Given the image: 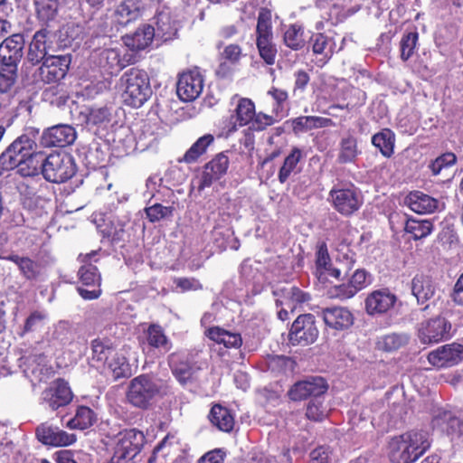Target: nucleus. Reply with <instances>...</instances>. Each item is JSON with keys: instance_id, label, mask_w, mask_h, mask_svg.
Listing matches in <instances>:
<instances>
[{"instance_id": "1", "label": "nucleus", "mask_w": 463, "mask_h": 463, "mask_svg": "<svg viewBox=\"0 0 463 463\" xmlns=\"http://www.w3.org/2000/svg\"><path fill=\"white\" fill-rule=\"evenodd\" d=\"M35 142L27 135L18 137L0 156L3 170L18 168L23 176L39 173L40 153H34Z\"/></svg>"}, {"instance_id": "2", "label": "nucleus", "mask_w": 463, "mask_h": 463, "mask_svg": "<svg viewBox=\"0 0 463 463\" xmlns=\"http://www.w3.org/2000/svg\"><path fill=\"white\" fill-rule=\"evenodd\" d=\"M430 448V434L411 430L389 441V458L392 463H414Z\"/></svg>"}, {"instance_id": "3", "label": "nucleus", "mask_w": 463, "mask_h": 463, "mask_svg": "<svg viewBox=\"0 0 463 463\" xmlns=\"http://www.w3.org/2000/svg\"><path fill=\"white\" fill-rule=\"evenodd\" d=\"M167 388L166 382L144 373L130 381L127 398L135 407L146 409L156 398L166 394Z\"/></svg>"}, {"instance_id": "4", "label": "nucleus", "mask_w": 463, "mask_h": 463, "mask_svg": "<svg viewBox=\"0 0 463 463\" xmlns=\"http://www.w3.org/2000/svg\"><path fill=\"white\" fill-rule=\"evenodd\" d=\"M122 99L125 104L140 108L152 94L147 73L137 68L126 71L119 79Z\"/></svg>"}, {"instance_id": "5", "label": "nucleus", "mask_w": 463, "mask_h": 463, "mask_svg": "<svg viewBox=\"0 0 463 463\" xmlns=\"http://www.w3.org/2000/svg\"><path fill=\"white\" fill-rule=\"evenodd\" d=\"M38 165L43 178L50 183H64L76 173L73 157L64 153H52L44 158L40 154Z\"/></svg>"}, {"instance_id": "6", "label": "nucleus", "mask_w": 463, "mask_h": 463, "mask_svg": "<svg viewBox=\"0 0 463 463\" xmlns=\"http://www.w3.org/2000/svg\"><path fill=\"white\" fill-rule=\"evenodd\" d=\"M146 442L143 431L137 429H126L114 438L113 455L109 463H133V459L141 452Z\"/></svg>"}, {"instance_id": "7", "label": "nucleus", "mask_w": 463, "mask_h": 463, "mask_svg": "<svg viewBox=\"0 0 463 463\" xmlns=\"http://www.w3.org/2000/svg\"><path fill=\"white\" fill-rule=\"evenodd\" d=\"M97 254V251H91L79 256L82 265L79 269L78 276L82 287H79L77 290L80 296L86 300L97 299L101 295V276L98 268L91 262Z\"/></svg>"}, {"instance_id": "8", "label": "nucleus", "mask_w": 463, "mask_h": 463, "mask_svg": "<svg viewBox=\"0 0 463 463\" xmlns=\"http://www.w3.org/2000/svg\"><path fill=\"white\" fill-rule=\"evenodd\" d=\"M328 196L333 208L345 217L358 212L364 203V196L360 189L353 184L335 185Z\"/></svg>"}, {"instance_id": "9", "label": "nucleus", "mask_w": 463, "mask_h": 463, "mask_svg": "<svg viewBox=\"0 0 463 463\" xmlns=\"http://www.w3.org/2000/svg\"><path fill=\"white\" fill-rule=\"evenodd\" d=\"M271 22L269 16L260 14L257 21L256 45L260 58L267 65H273L276 61L277 48L273 43Z\"/></svg>"}, {"instance_id": "10", "label": "nucleus", "mask_w": 463, "mask_h": 463, "mask_svg": "<svg viewBox=\"0 0 463 463\" xmlns=\"http://www.w3.org/2000/svg\"><path fill=\"white\" fill-rule=\"evenodd\" d=\"M316 317L312 314L299 315L292 323L288 341L293 345L306 346L313 344L318 336Z\"/></svg>"}, {"instance_id": "11", "label": "nucleus", "mask_w": 463, "mask_h": 463, "mask_svg": "<svg viewBox=\"0 0 463 463\" xmlns=\"http://www.w3.org/2000/svg\"><path fill=\"white\" fill-rule=\"evenodd\" d=\"M451 324L443 317H436L421 322L418 337L425 345L436 344L450 337Z\"/></svg>"}, {"instance_id": "12", "label": "nucleus", "mask_w": 463, "mask_h": 463, "mask_svg": "<svg viewBox=\"0 0 463 463\" xmlns=\"http://www.w3.org/2000/svg\"><path fill=\"white\" fill-rule=\"evenodd\" d=\"M73 399L69 383L63 379H56L42 392L41 403L52 411L68 405Z\"/></svg>"}, {"instance_id": "13", "label": "nucleus", "mask_w": 463, "mask_h": 463, "mask_svg": "<svg viewBox=\"0 0 463 463\" xmlns=\"http://www.w3.org/2000/svg\"><path fill=\"white\" fill-rule=\"evenodd\" d=\"M328 389V384L323 377L311 376L296 383L288 391L292 401H302L307 398L323 396Z\"/></svg>"}, {"instance_id": "14", "label": "nucleus", "mask_w": 463, "mask_h": 463, "mask_svg": "<svg viewBox=\"0 0 463 463\" xmlns=\"http://www.w3.org/2000/svg\"><path fill=\"white\" fill-rule=\"evenodd\" d=\"M43 61V64L39 68V75L41 80L46 83L56 82L63 79L71 63V58L68 55H49Z\"/></svg>"}, {"instance_id": "15", "label": "nucleus", "mask_w": 463, "mask_h": 463, "mask_svg": "<svg viewBox=\"0 0 463 463\" xmlns=\"http://www.w3.org/2000/svg\"><path fill=\"white\" fill-rule=\"evenodd\" d=\"M276 306L287 307L293 313L298 307L307 303L311 299L309 293L296 286H278L272 290Z\"/></svg>"}, {"instance_id": "16", "label": "nucleus", "mask_w": 463, "mask_h": 463, "mask_svg": "<svg viewBox=\"0 0 463 463\" xmlns=\"http://www.w3.org/2000/svg\"><path fill=\"white\" fill-rule=\"evenodd\" d=\"M168 364L175 377L183 384L200 369V366L195 364L194 354L187 352L171 354L168 357Z\"/></svg>"}, {"instance_id": "17", "label": "nucleus", "mask_w": 463, "mask_h": 463, "mask_svg": "<svg viewBox=\"0 0 463 463\" xmlns=\"http://www.w3.org/2000/svg\"><path fill=\"white\" fill-rule=\"evenodd\" d=\"M35 433L41 443L52 447L70 446L77 439L75 434L68 433L67 431L47 422L39 425Z\"/></svg>"}, {"instance_id": "18", "label": "nucleus", "mask_w": 463, "mask_h": 463, "mask_svg": "<svg viewBox=\"0 0 463 463\" xmlns=\"http://www.w3.org/2000/svg\"><path fill=\"white\" fill-rule=\"evenodd\" d=\"M77 137L74 128L70 125L60 124L51 127L43 131L41 144L45 147H65L73 144Z\"/></svg>"}, {"instance_id": "19", "label": "nucleus", "mask_w": 463, "mask_h": 463, "mask_svg": "<svg viewBox=\"0 0 463 463\" xmlns=\"http://www.w3.org/2000/svg\"><path fill=\"white\" fill-rule=\"evenodd\" d=\"M203 90V76L199 69L188 71L180 75L177 81L176 92L184 101L195 99Z\"/></svg>"}, {"instance_id": "20", "label": "nucleus", "mask_w": 463, "mask_h": 463, "mask_svg": "<svg viewBox=\"0 0 463 463\" xmlns=\"http://www.w3.org/2000/svg\"><path fill=\"white\" fill-rule=\"evenodd\" d=\"M25 41L22 33H14L0 43V64L17 66L23 57Z\"/></svg>"}, {"instance_id": "21", "label": "nucleus", "mask_w": 463, "mask_h": 463, "mask_svg": "<svg viewBox=\"0 0 463 463\" xmlns=\"http://www.w3.org/2000/svg\"><path fill=\"white\" fill-rule=\"evenodd\" d=\"M463 360V345L453 343L430 352L428 361L436 367H450Z\"/></svg>"}, {"instance_id": "22", "label": "nucleus", "mask_w": 463, "mask_h": 463, "mask_svg": "<svg viewBox=\"0 0 463 463\" xmlns=\"http://www.w3.org/2000/svg\"><path fill=\"white\" fill-rule=\"evenodd\" d=\"M91 59L109 74L118 72L127 65L126 61L120 56L119 49L116 47L94 50Z\"/></svg>"}, {"instance_id": "23", "label": "nucleus", "mask_w": 463, "mask_h": 463, "mask_svg": "<svg viewBox=\"0 0 463 463\" xmlns=\"http://www.w3.org/2000/svg\"><path fill=\"white\" fill-rule=\"evenodd\" d=\"M52 33L47 29L34 33L28 49V60L33 64L41 62L52 51Z\"/></svg>"}, {"instance_id": "24", "label": "nucleus", "mask_w": 463, "mask_h": 463, "mask_svg": "<svg viewBox=\"0 0 463 463\" xmlns=\"http://www.w3.org/2000/svg\"><path fill=\"white\" fill-rule=\"evenodd\" d=\"M397 301V297L389 289L374 290L365 298V311L368 315H382L389 311Z\"/></svg>"}, {"instance_id": "25", "label": "nucleus", "mask_w": 463, "mask_h": 463, "mask_svg": "<svg viewBox=\"0 0 463 463\" xmlns=\"http://www.w3.org/2000/svg\"><path fill=\"white\" fill-rule=\"evenodd\" d=\"M320 314L326 326L335 330L347 329L354 323L353 314L344 307H326Z\"/></svg>"}, {"instance_id": "26", "label": "nucleus", "mask_w": 463, "mask_h": 463, "mask_svg": "<svg viewBox=\"0 0 463 463\" xmlns=\"http://www.w3.org/2000/svg\"><path fill=\"white\" fill-rule=\"evenodd\" d=\"M434 428L451 435H463V412L455 415L452 411H439L432 420Z\"/></svg>"}, {"instance_id": "27", "label": "nucleus", "mask_w": 463, "mask_h": 463, "mask_svg": "<svg viewBox=\"0 0 463 463\" xmlns=\"http://www.w3.org/2000/svg\"><path fill=\"white\" fill-rule=\"evenodd\" d=\"M92 354L90 357L91 366L105 368L107 363L116 352L112 343L108 339H94L91 342Z\"/></svg>"}, {"instance_id": "28", "label": "nucleus", "mask_w": 463, "mask_h": 463, "mask_svg": "<svg viewBox=\"0 0 463 463\" xmlns=\"http://www.w3.org/2000/svg\"><path fill=\"white\" fill-rule=\"evenodd\" d=\"M411 294L417 299L418 304H424L435 294V286L430 277L424 274H417L411 282Z\"/></svg>"}, {"instance_id": "29", "label": "nucleus", "mask_w": 463, "mask_h": 463, "mask_svg": "<svg viewBox=\"0 0 463 463\" xmlns=\"http://www.w3.org/2000/svg\"><path fill=\"white\" fill-rule=\"evenodd\" d=\"M406 204L417 213H433L438 208V201L420 191L411 192L405 198Z\"/></svg>"}, {"instance_id": "30", "label": "nucleus", "mask_w": 463, "mask_h": 463, "mask_svg": "<svg viewBox=\"0 0 463 463\" xmlns=\"http://www.w3.org/2000/svg\"><path fill=\"white\" fill-rule=\"evenodd\" d=\"M156 36V30L153 26L145 24L137 29V31L130 35L124 38L125 44L132 50H144L153 41Z\"/></svg>"}, {"instance_id": "31", "label": "nucleus", "mask_w": 463, "mask_h": 463, "mask_svg": "<svg viewBox=\"0 0 463 463\" xmlns=\"http://www.w3.org/2000/svg\"><path fill=\"white\" fill-rule=\"evenodd\" d=\"M309 44L315 55L321 56L322 64L326 63L334 54L335 43L333 38L324 33H315L310 37Z\"/></svg>"}, {"instance_id": "32", "label": "nucleus", "mask_w": 463, "mask_h": 463, "mask_svg": "<svg viewBox=\"0 0 463 463\" xmlns=\"http://www.w3.org/2000/svg\"><path fill=\"white\" fill-rule=\"evenodd\" d=\"M208 419L213 427L223 432H231L234 427V417L231 411L220 404L212 407Z\"/></svg>"}, {"instance_id": "33", "label": "nucleus", "mask_w": 463, "mask_h": 463, "mask_svg": "<svg viewBox=\"0 0 463 463\" xmlns=\"http://www.w3.org/2000/svg\"><path fill=\"white\" fill-rule=\"evenodd\" d=\"M229 166V158L224 152L215 156L208 164L204 165V186L211 184L213 180L220 179L226 172Z\"/></svg>"}, {"instance_id": "34", "label": "nucleus", "mask_w": 463, "mask_h": 463, "mask_svg": "<svg viewBox=\"0 0 463 463\" xmlns=\"http://www.w3.org/2000/svg\"><path fill=\"white\" fill-rule=\"evenodd\" d=\"M333 125L334 123L331 118L317 116H301L292 119V129L296 134Z\"/></svg>"}, {"instance_id": "35", "label": "nucleus", "mask_w": 463, "mask_h": 463, "mask_svg": "<svg viewBox=\"0 0 463 463\" xmlns=\"http://www.w3.org/2000/svg\"><path fill=\"white\" fill-rule=\"evenodd\" d=\"M19 192L24 207L30 211H34L36 213L43 211L49 203L48 199L38 194L33 188L24 184L19 186Z\"/></svg>"}, {"instance_id": "36", "label": "nucleus", "mask_w": 463, "mask_h": 463, "mask_svg": "<svg viewBox=\"0 0 463 463\" xmlns=\"http://www.w3.org/2000/svg\"><path fill=\"white\" fill-rule=\"evenodd\" d=\"M97 420V414L93 410L87 406H80L76 410L75 415L71 419L67 427L73 430H86L91 427Z\"/></svg>"}, {"instance_id": "37", "label": "nucleus", "mask_w": 463, "mask_h": 463, "mask_svg": "<svg viewBox=\"0 0 463 463\" xmlns=\"http://www.w3.org/2000/svg\"><path fill=\"white\" fill-rule=\"evenodd\" d=\"M359 155L357 140L353 136L343 137L339 143L337 162L339 164L354 163Z\"/></svg>"}, {"instance_id": "38", "label": "nucleus", "mask_w": 463, "mask_h": 463, "mask_svg": "<svg viewBox=\"0 0 463 463\" xmlns=\"http://www.w3.org/2000/svg\"><path fill=\"white\" fill-rule=\"evenodd\" d=\"M146 341L148 345L156 348L163 353L172 348V344L165 335L163 328L158 325H151L146 330Z\"/></svg>"}, {"instance_id": "39", "label": "nucleus", "mask_w": 463, "mask_h": 463, "mask_svg": "<svg viewBox=\"0 0 463 463\" xmlns=\"http://www.w3.org/2000/svg\"><path fill=\"white\" fill-rule=\"evenodd\" d=\"M394 142L395 135L389 128H383L372 137V144L378 148L385 157H390L393 154Z\"/></svg>"}, {"instance_id": "40", "label": "nucleus", "mask_w": 463, "mask_h": 463, "mask_svg": "<svg viewBox=\"0 0 463 463\" xmlns=\"http://www.w3.org/2000/svg\"><path fill=\"white\" fill-rule=\"evenodd\" d=\"M139 5L136 0H125L117 8L115 14L119 24L126 25L139 16Z\"/></svg>"}, {"instance_id": "41", "label": "nucleus", "mask_w": 463, "mask_h": 463, "mask_svg": "<svg viewBox=\"0 0 463 463\" xmlns=\"http://www.w3.org/2000/svg\"><path fill=\"white\" fill-rule=\"evenodd\" d=\"M115 379L128 377L131 375V368L124 354L115 352L107 363L106 367Z\"/></svg>"}, {"instance_id": "42", "label": "nucleus", "mask_w": 463, "mask_h": 463, "mask_svg": "<svg viewBox=\"0 0 463 463\" xmlns=\"http://www.w3.org/2000/svg\"><path fill=\"white\" fill-rule=\"evenodd\" d=\"M404 230L412 235L414 240H420L429 236L433 231V223L430 220L408 219Z\"/></svg>"}, {"instance_id": "43", "label": "nucleus", "mask_w": 463, "mask_h": 463, "mask_svg": "<svg viewBox=\"0 0 463 463\" xmlns=\"http://www.w3.org/2000/svg\"><path fill=\"white\" fill-rule=\"evenodd\" d=\"M283 41L286 46L294 51L304 48L306 41L304 29L299 24H290L284 32Z\"/></svg>"}, {"instance_id": "44", "label": "nucleus", "mask_w": 463, "mask_h": 463, "mask_svg": "<svg viewBox=\"0 0 463 463\" xmlns=\"http://www.w3.org/2000/svg\"><path fill=\"white\" fill-rule=\"evenodd\" d=\"M156 35L164 41L171 40L176 34V28L167 12H160L156 16Z\"/></svg>"}, {"instance_id": "45", "label": "nucleus", "mask_w": 463, "mask_h": 463, "mask_svg": "<svg viewBox=\"0 0 463 463\" xmlns=\"http://www.w3.org/2000/svg\"><path fill=\"white\" fill-rule=\"evenodd\" d=\"M410 336L405 333H391L379 338L377 345L386 352H392L406 345Z\"/></svg>"}, {"instance_id": "46", "label": "nucleus", "mask_w": 463, "mask_h": 463, "mask_svg": "<svg viewBox=\"0 0 463 463\" xmlns=\"http://www.w3.org/2000/svg\"><path fill=\"white\" fill-rule=\"evenodd\" d=\"M208 336L218 344H223L226 347H239L242 341L240 334L231 333L219 327L210 328Z\"/></svg>"}, {"instance_id": "47", "label": "nucleus", "mask_w": 463, "mask_h": 463, "mask_svg": "<svg viewBox=\"0 0 463 463\" xmlns=\"http://www.w3.org/2000/svg\"><path fill=\"white\" fill-rule=\"evenodd\" d=\"M236 122L242 127L250 124L255 116V104L248 98H241L235 109Z\"/></svg>"}, {"instance_id": "48", "label": "nucleus", "mask_w": 463, "mask_h": 463, "mask_svg": "<svg viewBox=\"0 0 463 463\" xmlns=\"http://www.w3.org/2000/svg\"><path fill=\"white\" fill-rule=\"evenodd\" d=\"M302 156V151L298 147H294L286 156L278 175L279 181L281 184H284L288 179L289 175L295 171Z\"/></svg>"}, {"instance_id": "49", "label": "nucleus", "mask_w": 463, "mask_h": 463, "mask_svg": "<svg viewBox=\"0 0 463 463\" xmlns=\"http://www.w3.org/2000/svg\"><path fill=\"white\" fill-rule=\"evenodd\" d=\"M5 259L14 262L21 273L28 279H34L39 273V267L36 262L31 259L17 254H11Z\"/></svg>"}, {"instance_id": "50", "label": "nucleus", "mask_w": 463, "mask_h": 463, "mask_svg": "<svg viewBox=\"0 0 463 463\" xmlns=\"http://www.w3.org/2000/svg\"><path fill=\"white\" fill-rule=\"evenodd\" d=\"M35 11L39 20L47 23L53 20L58 11L57 0H35Z\"/></svg>"}, {"instance_id": "51", "label": "nucleus", "mask_w": 463, "mask_h": 463, "mask_svg": "<svg viewBox=\"0 0 463 463\" xmlns=\"http://www.w3.org/2000/svg\"><path fill=\"white\" fill-rule=\"evenodd\" d=\"M418 41V32L413 31L403 33L400 42V57L403 61H407L413 56Z\"/></svg>"}, {"instance_id": "52", "label": "nucleus", "mask_w": 463, "mask_h": 463, "mask_svg": "<svg viewBox=\"0 0 463 463\" xmlns=\"http://www.w3.org/2000/svg\"><path fill=\"white\" fill-rule=\"evenodd\" d=\"M336 262L345 268V274H347L356 262V253L348 244L340 243L337 248Z\"/></svg>"}, {"instance_id": "53", "label": "nucleus", "mask_w": 463, "mask_h": 463, "mask_svg": "<svg viewBox=\"0 0 463 463\" xmlns=\"http://www.w3.org/2000/svg\"><path fill=\"white\" fill-rule=\"evenodd\" d=\"M17 66L1 65L0 92L6 93L12 90L17 79Z\"/></svg>"}, {"instance_id": "54", "label": "nucleus", "mask_w": 463, "mask_h": 463, "mask_svg": "<svg viewBox=\"0 0 463 463\" xmlns=\"http://www.w3.org/2000/svg\"><path fill=\"white\" fill-rule=\"evenodd\" d=\"M70 325L65 321H60L53 326L51 334V339L61 345H65L71 342L73 335Z\"/></svg>"}, {"instance_id": "55", "label": "nucleus", "mask_w": 463, "mask_h": 463, "mask_svg": "<svg viewBox=\"0 0 463 463\" xmlns=\"http://www.w3.org/2000/svg\"><path fill=\"white\" fill-rule=\"evenodd\" d=\"M307 417L315 421L322 420L326 416V409L323 405L322 396L311 399L307 406Z\"/></svg>"}, {"instance_id": "56", "label": "nucleus", "mask_w": 463, "mask_h": 463, "mask_svg": "<svg viewBox=\"0 0 463 463\" xmlns=\"http://www.w3.org/2000/svg\"><path fill=\"white\" fill-rule=\"evenodd\" d=\"M173 207L164 206L161 203H155L145 209L149 222H156L173 215Z\"/></svg>"}, {"instance_id": "57", "label": "nucleus", "mask_w": 463, "mask_h": 463, "mask_svg": "<svg viewBox=\"0 0 463 463\" xmlns=\"http://www.w3.org/2000/svg\"><path fill=\"white\" fill-rule=\"evenodd\" d=\"M456 162V155L452 152H447L431 161L429 167L434 175H438L443 168L449 167L455 165Z\"/></svg>"}, {"instance_id": "58", "label": "nucleus", "mask_w": 463, "mask_h": 463, "mask_svg": "<svg viewBox=\"0 0 463 463\" xmlns=\"http://www.w3.org/2000/svg\"><path fill=\"white\" fill-rule=\"evenodd\" d=\"M203 156V137L197 138V140L191 146V147L185 152L183 158L179 159V162L187 164L190 167L193 165L199 162Z\"/></svg>"}, {"instance_id": "59", "label": "nucleus", "mask_w": 463, "mask_h": 463, "mask_svg": "<svg viewBox=\"0 0 463 463\" xmlns=\"http://www.w3.org/2000/svg\"><path fill=\"white\" fill-rule=\"evenodd\" d=\"M327 295L331 298L345 300L353 298L354 295H356V292L354 291L349 281H347L345 283L330 287L327 290Z\"/></svg>"}, {"instance_id": "60", "label": "nucleus", "mask_w": 463, "mask_h": 463, "mask_svg": "<svg viewBox=\"0 0 463 463\" xmlns=\"http://www.w3.org/2000/svg\"><path fill=\"white\" fill-rule=\"evenodd\" d=\"M348 281L357 293L371 284V274L364 269H357Z\"/></svg>"}, {"instance_id": "61", "label": "nucleus", "mask_w": 463, "mask_h": 463, "mask_svg": "<svg viewBox=\"0 0 463 463\" xmlns=\"http://www.w3.org/2000/svg\"><path fill=\"white\" fill-rule=\"evenodd\" d=\"M50 368L44 364H37L36 365L31 364L24 370L25 375L30 378V381L34 384L46 381L48 378Z\"/></svg>"}, {"instance_id": "62", "label": "nucleus", "mask_w": 463, "mask_h": 463, "mask_svg": "<svg viewBox=\"0 0 463 463\" xmlns=\"http://www.w3.org/2000/svg\"><path fill=\"white\" fill-rule=\"evenodd\" d=\"M110 118L109 109L106 107L91 108L87 115V123L90 125H101L109 122Z\"/></svg>"}, {"instance_id": "63", "label": "nucleus", "mask_w": 463, "mask_h": 463, "mask_svg": "<svg viewBox=\"0 0 463 463\" xmlns=\"http://www.w3.org/2000/svg\"><path fill=\"white\" fill-rule=\"evenodd\" d=\"M275 119L272 116L267 115L265 113L260 112L256 113L253 119L250 122L251 124L250 129L256 131H262L266 129L269 126L273 125Z\"/></svg>"}, {"instance_id": "64", "label": "nucleus", "mask_w": 463, "mask_h": 463, "mask_svg": "<svg viewBox=\"0 0 463 463\" xmlns=\"http://www.w3.org/2000/svg\"><path fill=\"white\" fill-rule=\"evenodd\" d=\"M175 437L166 435L163 440L154 449L152 456L149 458L148 462H155L159 456L165 458L169 453V447L172 445L170 439H173Z\"/></svg>"}]
</instances>
